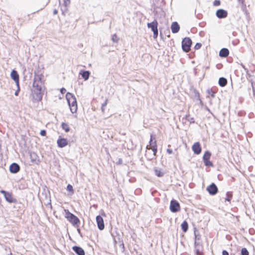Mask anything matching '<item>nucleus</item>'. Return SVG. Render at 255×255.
<instances>
[{
    "mask_svg": "<svg viewBox=\"0 0 255 255\" xmlns=\"http://www.w3.org/2000/svg\"><path fill=\"white\" fill-rule=\"evenodd\" d=\"M66 98L72 113H76L77 111V100L75 96L70 92L67 93Z\"/></svg>",
    "mask_w": 255,
    "mask_h": 255,
    "instance_id": "nucleus-1",
    "label": "nucleus"
},
{
    "mask_svg": "<svg viewBox=\"0 0 255 255\" xmlns=\"http://www.w3.org/2000/svg\"><path fill=\"white\" fill-rule=\"evenodd\" d=\"M65 218L74 227H78L80 223L79 219L76 216L70 213L68 210H65Z\"/></svg>",
    "mask_w": 255,
    "mask_h": 255,
    "instance_id": "nucleus-2",
    "label": "nucleus"
},
{
    "mask_svg": "<svg viewBox=\"0 0 255 255\" xmlns=\"http://www.w3.org/2000/svg\"><path fill=\"white\" fill-rule=\"evenodd\" d=\"M34 89L32 91L33 98L35 101H40L42 99L43 95V90L42 87H33Z\"/></svg>",
    "mask_w": 255,
    "mask_h": 255,
    "instance_id": "nucleus-3",
    "label": "nucleus"
},
{
    "mask_svg": "<svg viewBox=\"0 0 255 255\" xmlns=\"http://www.w3.org/2000/svg\"><path fill=\"white\" fill-rule=\"evenodd\" d=\"M192 42L190 37H186L182 41V49L185 52H188L190 50Z\"/></svg>",
    "mask_w": 255,
    "mask_h": 255,
    "instance_id": "nucleus-4",
    "label": "nucleus"
},
{
    "mask_svg": "<svg viewBox=\"0 0 255 255\" xmlns=\"http://www.w3.org/2000/svg\"><path fill=\"white\" fill-rule=\"evenodd\" d=\"M147 27L151 28L152 31L153 33V38L156 39L158 36V22L156 20H154L153 21L150 23H148L147 24Z\"/></svg>",
    "mask_w": 255,
    "mask_h": 255,
    "instance_id": "nucleus-5",
    "label": "nucleus"
},
{
    "mask_svg": "<svg viewBox=\"0 0 255 255\" xmlns=\"http://www.w3.org/2000/svg\"><path fill=\"white\" fill-rule=\"evenodd\" d=\"M211 156V153L209 150H207L205 152L203 156V160L204 164L207 167H213V164L210 160V157Z\"/></svg>",
    "mask_w": 255,
    "mask_h": 255,
    "instance_id": "nucleus-6",
    "label": "nucleus"
},
{
    "mask_svg": "<svg viewBox=\"0 0 255 255\" xmlns=\"http://www.w3.org/2000/svg\"><path fill=\"white\" fill-rule=\"evenodd\" d=\"M0 192L3 194L5 200L7 202L10 203H16L17 202L16 199L13 197L11 193L3 190H0Z\"/></svg>",
    "mask_w": 255,
    "mask_h": 255,
    "instance_id": "nucleus-7",
    "label": "nucleus"
},
{
    "mask_svg": "<svg viewBox=\"0 0 255 255\" xmlns=\"http://www.w3.org/2000/svg\"><path fill=\"white\" fill-rule=\"evenodd\" d=\"M169 209L171 212L176 213L180 210V204L176 200L172 199L170 201Z\"/></svg>",
    "mask_w": 255,
    "mask_h": 255,
    "instance_id": "nucleus-8",
    "label": "nucleus"
},
{
    "mask_svg": "<svg viewBox=\"0 0 255 255\" xmlns=\"http://www.w3.org/2000/svg\"><path fill=\"white\" fill-rule=\"evenodd\" d=\"M42 75L34 74V77L33 82V87H42L43 84V82L42 81Z\"/></svg>",
    "mask_w": 255,
    "mask_h": 255,
    "instance_id": "nucleus-9",
    "label": "nucleus"
},
{
    "mask_svg": "<svg viewBox=\"0 0 255 255\" xmlns=\"http://www.w3.org/2000/svg\"><path fill=\"white\" fill-rule=\"evenodd\" d=\"M59 4L61 5V10L62 14L65 15L67 10V6L70 3V0H59Z\"/></svg>",
    "mask_w": 255,
    "mask_h": 255,
    "instance_id": "nucleus-10",
    "label": "nucleus"
},
{
    "mask_svg": "<svg viewBox=\"0 0 255 255\" xmlns=\"http://www.w3.org/2000/svg\"><path fill=\"white\" fill-rule=\"evenodd\" d=\"M207 190L211 195H216L218 191V189L214 183H211L207 187Z\"/></svg>",
    "mask_w": 255,
    "mask_h": 255,
    "instance_id": "nucleus-11",
    "label": "nucleus"
},
{
    "mask_svg": "<svg viewBox=\"0 0 255 255\" xmlns=\"http://www.w3.org/2000/svg\"><path fill=\"white\" fill-rule=\"evenodd\" d=\"M216 15L218 18H225L228 16V12L224 9L220 8L216 11Z\"/></svg>",
    "mask_w": 255,
    "mask_h": 255,
    "instance_id": "nucleus-12",
    "label": "nucleus"
},
{
    "mask_svg": "<svg viewBox=\"0 0 255 255\" xmlns=\"http://www.w3.org/2000/svg\"><path fill=\"white\" fill-rule=\"evenodd\" d=\"M98 228L100 230H103L105 228V224L103 218L100 215H98L96 218Z\"/></svg>",
    "mask_w": 255,
    "mask_h": 255,
    "instance_id": "nucleus-13",
    "label": "nucleus"
},
{
    "mask_svg": "<svg viewBox=\"0 0 255 255\" xmlns=\"http://www.w3.org/2000/svg\"><path fill=\"white\" fill-rule=\"evenodd\" d=\"M20 169V166L15 162L11 163L9 167V171L11 173H16L19 171Z\"/></svg>",
    "mask_w": 255,
    "mask_h": 255,
    "instance_id": "nucleus-14",
    "label": "nucleus"
},
{
    "mask_svg": "<svg viewBox=\"0 0 255 255\" xmlns=\"http://www.w3.org/2000/svg\"><path fill=\"white\" fill-rule=\"evenodd\" d=\"M193 151L195 154H199L202 151V148L199 142H196L192 146Z\"/></svg>",
    "mask_w": 255,
    "mask_h": 255,
    "instance_id": "nucleus-15",
    "label": "nucleus"
},
{
    "mask_svg": "<svg viewBox=\"0 0 255 255\" xmlns=\"http://www.w3.org/2000/svg\"><path fill=\"white\" fill-rule=\"evenodd\" d=\"M194 246L195 248L196 255H203L202 252V246L199 242H195Z\"/></svg>",
    "mask_w": 255,
    "mask_h": 255,
    "instance_id": "nucleus-16",
    "label": "nucleus"
},
{
    "mask_svg": "<svg viewBox=\"0 0 255 255\" xmlns=\"http://www.w3.org/2000/svg\"><path fill=\"white\" fill-rule=\"evenodd\" d=\"M57 143L59 147L63 148L68 145V140L66 138L59 137L57 140Z\"/></svg>",
    "mask_w": 255,
    "mask_h": 255,
    "instance_id": "nucleus-17",
    "label": "nucleus"
},
{
    "mask_svg": "<svg viewBox=\"0 0 255 255\" xmlns=\"http://www.w3.org/2000/svg\"><path fill=\"white\" fill-rule=\"evenodd\" d=\"M11 78L15 82L17 86L19 84V75L15 70H12L10 73Z\"/></svg>",
    "mask_w": 255,
    "mask_h": 255,
    "instance_id": "nucleus-18",
    "label": "nucleus"
},
{
    "mask_svg": "<svg viewBox=\"0 0 255 255\" xmlns=\"http://www.w3.org/2000/svg\"><path fill=\"white\" fill-rule=\"evenodd\" d=\"M149 144H150V145L151 146V149L153 152V154L154 155H156V154L157 152L156 141V140H155L154 141H152V135H150Z\"/></svg>",
    "mask_w": 255,
    "mask_h": 255,
    "instance_id": "nucleus-19",
    "label": "nucleus"
},
{
    "mask_svg": "<svg viewBox=\"0 0 255 255\" xmlns=\"http://www.w3.org/2000/svg\"><path fill=\"white\" fill-rule=\"evenodd\" d=\"M72 250L77 255H85L84 250L80 246H74L72 247Z\"/></svg>",
    "mask_w": 255,
    "mask_h": 255,
    "instance_id": "nucleus-20",
    "label": "nucleus"
},
{
    "mask_svg": "<svg viewBox=\"0 0 255 255\" xmlns=\"http://www.w3.org/2000/svg\"><path fill=\"white\" fill-rule=\"evenodd\" d=\"M90 72L88 70H81L79 72V75H80L82 78L85 80L87 81L89 78L90 75Z\"/></svg>",
    "mask_w": 255,
    "mask_h": 255,
    "instance_id": "nucleus-21",
    "label": "nucleus"
},
{
    "mask_svg": "<svg viewBox=\"0 0 255 255\" xmlns=\"http://www.w3.org/2000/svg\"><path fill=\"white\" fill-rule=\"evenodd\" d=\"M171 30L173 33H177L180 30V26L177 22H173L171 25Z\"/></svg>",
    "mask_w": 255,
    "mask_h": 255,
    "instance_id": "nucleus-22",
    "label": "nucleus"
},
{
    "mask_svg": "<svg viewBox=\"0 0 255 255\" xmlns=\"http://www.w3.org/2000/svg\"><path fill=\"white\" fill-rule=\"evenodd\" d=\"M229 51L228 49L226 48H223L220 50L219 55L221 57L226 58L229 55Z\"/></svg>",
    "mask_w": 255,
    "mask_h": 255,
    "instance_id": "nucleus-23",
    "label": "nucleus"
},
{
    "mask_svg": "<svg viewBox=\"0 0 255 255\" xmlns=\"http://www.w3.org/2000/svg\"><path fill=\"white\" fill-rule=\"evenodd\" d=\"M219 85L222 87H225L227 84V80L224 77H220L218 81Z\"/></svg>",
    "mask_w": 255,
    "mask_h": 255,
    "instance_id": "nucleus-24",
    "label": "nucleus"
},
{
    "mask_svg": "<svg viewBox=\"0 0 255 255\" xmlns=\"http://www.w3.org/2000/svg\"><path fill=\"white\" fill-rule=\"evenodd\" d=\"M181 227L182 231L184 233L187 232L188 230V224L186 221H184L181 225Z\"/></svg>",
    "mask_w": 255,
    "mask_h": 255,
    "instance_id": "nucleus-25",
    "label": "nucleus"
},
{
    "mask_svg": "<svg viewBox=\"0 0 255 255\" xmlns=\"http://www.w3.org/2000/svg\"><path fill=\"white\" fill-rule=\"evenodd\" d=\"M154 171L155 174L157 177H162L164 175V173L163 172H162L161 171V170H160V169H155L154 170Z\"/></svg>",
    "mask_w": 255,
    "mask_h": 255,
    "instance_id": "nucleus-26",
    "label": "nucleus"
},
{
    "mask_svg": "<svg viewBox=\"0 0 255 255\" xmlns=\"http://www.w3.org/2000/svg\"><path fill=\"white\" fill-rule=\"evenodd\" d=\"M61 127L66 132H68L70 131V128L69 125L66 123H62L61 124Z\"/></svg>",
    "mask_w": 255,
    "mask_h": 255,
    "instance_id": "nucleus-27",
    "label": "nucleus"
},
{
    "mask_svg": "<svg viewBox=\"0 0 255 255\" xmlns=\"http://www.w3.org/2000/svg\"><path fill=\"white\" fill-rule=\"evenodd\" d=\"M233 197V194L231 192H227L226 193V198H225V201H228L230 202Z\"/></svg>",
    "mask_w": 255,
    "mask_h": 255,
    "instance_id": "nucleus-28",
    "label": "nucleus"
},
{
    "mask_svg": "<svg viewBox=\"0 0 255 255\" xmlns=\"http://www.w3.org/2000/svg\"><path fill=\"white\" fill-rule=\"evenodd\" d=\"M194 97L195 98L197 99V100L200 101V103H202V101L200 98V94L198 92V91L196 89L194 90Z\"/></svg>",
    "mask_w": 255,
    "mask_h": 255,
    "instance_id": "nucleus-29",
    "label": "nucleus"
},
{
    "mask_svg": "<svg viewBox=\"0 0 255 255\" xmlns=\"http://www.w3.org/2000/svg\"><path fill=\"white\" fill-rule=\"evenodd\" d=\"M31 160L32 162L36 161L37 158V155L34 152L30 153V154Z\"/></svg>",
    "mask_w": 255,
    "mask_h": 255,
    "instance_id": "nucleus-30",
    "label": "nucleus"
},
{
    "mask_svg": "<svg viewBox=\"0 0 255 255\" xmlns=\"http://www.w3.org/2000/svg\"><path fill=\"white\" fill-rule=\"evenodd\" d=\"M112 40L114 43H118L119 40V38L116 34H114L112 35Z\"/></svg>",
    "mask_w": 255,
    "mask_h": 255,
    "instance_id": "nucleus-31",
    "label": "nucleus"
},
{
    "mask_svg": "<svg viewBox=\"0 0 255 255\" xmlns=\"http://www.w3.org/2000/svg\"><path fill=\"white\" fill-rule=\"evenodd\" d=\"M241 255H249V252L246 248H243L241 250Z\"/></svg>",
    "mask_w": 255,
    "mask_h": 255,
    "instance_id": "nucleus-32",
    "label": "nucleus"
},
{
    "mask_svg": "<svg viewBox=\"0 0 255 255\" xmlns=\"http://www.w3.org/2000/svg\"><path fill=\"white\" fill-rule=\"evenodd\" d=\"M66 189L68 191L71 193L72 194L74 193V190L73 186L71 184H68L66 187Z\"/></svg>",
    "mask_w": 255,
    "mask_h": 255,
    "instance_id": "nucleus-33",
    "label": "nucleus"
},
{
    "mask_svg": "<svg viewBox=\"0 0 255 255\" xmlns=\"http://www.w3.org/2000/svg\"><path fill=\"white\" fill-rule=\"evenodd\" d=\"M194 235H195V242H198V241L200 240L201 235L199 233H198L196 231H195Z\"/></svg>",
    "mask_w": 255,
    "mask_h": 255,
    "instance_id": "nucleus-34",
    "label": "nucleus"
},
{
    "mask_svg": "<svg viewBox=\"0 0 255 255\" xmlns=\"http://www.w3.org/2000/svg\"><path fill=\"white\" fill-rule=\"evenodd\" d=\"M207 93L209 95H210L212 98H214L215 97V92L213 90L208 89L207 90Z\"/></svg>",
    "mask_w": 255,
    "mask_h": 255,
    "instance_id": "nucleus-35",
    "label": "nucleus"
},
{
    "mask_svg": "<svg viewBox=\"0 0 255 255\" xmlns=\"http://www.w3.org/2000/svg\"><path fill=\"white\" fill-rule=\"evenodd\" d=\"M107 102H108V100H106L105 101V102L102 104L101 110L103 113H104V112H105L104 108L105 106H106V105L107 104Z\"/></svg>",
    "mask_w": 255,
    "mask_h": 255,
    "instance_id": "nucleus-36",
    "label": "nucleus"
},
{
    "mask_svg": "<svg viewBox=\"0 0 255 255\" xmlns=\"http://www.w3.org/2000/svg\"><path fill=\"white\" fill-rule=\"evenodd\" d=\"M202 46V44L201 43H196L194 46V49L196 50L199 49Z\"/></svg>",
    "mask_w": 255,
    "mask_h": 255,
    "instance_id": "nucleus-37",
    "label": "nucleus"
},
{
    "mask_svg": "<svg viewBox=\"0 0 255 255\" xmlns=\"http://www.w3.org/2000/svg\"><path fill=\"white\" fill-rule=\"evenodd\" d=\"M221 4V1L220 0H215L213 2L214 6H219Z\"/></svg>",
    "mask_w": 255,
    "mask_h": 255,
    "instance_id": "nucleus-38",
    "label": "nucleus"
},
{
    "mask_svg": "<svg viewBox=\"0 0 255 255\" xmlns=\"http://www.w3.org/2000/svg\"><path fill=\"white\" fill-rule=\"evenodd\" d=\"M40 134L42 136H45L46 135V131L45 129L41 130Z\"/></svg>",
    "mask_w": 255,
    "mask_h": 255,
    "instance_id": "nucleus-39",
    "label": "nucleus"
},
{
    "mask_svg": "<svg viewBox=\"0 0 255 255\" xmlns=\"http://www.w3.org/2000/svg\"><path fill=\"white\" fill-rule=\"evenodd\" d=\"M187 120L189 122L190 124H193L195 123L194 119L192 117H190L189 119H187Z\"/></svg>",
    "mask_w": 255,
    "mask_h": 255,
    "instance_id": "nucleus-40",
    "label": "nucleus"
},
{
    "mask_svg": "<svg viewBox=\"0 0 255 255\" xmlns=\"http://www.w3.org/2000/svg\"><path fill=\"white\" fill-rule=\"evenodd\" d=\"M17 86V90H16V91L14 93V95L16 96H17L19 94V91H20V88H19V86Z\"/></svg>",
    "mask_w": 255,
    "mask_h": 255,
    "instance_id": "nucleus-41",
    "label": "nucleus"
},
{
    "mask_svg": "<svg viewBox=\"0 0 255 255\" xmlns=\"http://www.w3.org/2000/svg\"><path fill=\"white\" fill-rule=\"evenodd\" d=\"M123 163V160L122 158H120L118 159V161L117 162L116 164L118 165H121Z\"/></svg>",
    "mask_w": 255,
    "mask_h": 255,
    "instance_id": "nucleus-42",
    "label": "nucleus"
},
{
    "mask_svg": "<svg viewBox=\"0 0 255 255\" xmlns=\"http://www.w3.org/2000/svg\"><path fill=\"white\" fill-rule=\"evenodd\" d=\"M66 90L64 88H62L60 89V92L61 94H63L66 92Z\"/></svg>",
    "mask_w": 255,
    "mask_h": 255,
    "instance_id": "nucleus-43",
    "label": "nucleus"
},
{
    "mask_svg": "<svg viewBox=\"0 0 255 255\" xmlns=\"http://www.w3.org/2000/svg\"><path fill=\"white\" fill-rule=\"evenodd\" d=\"M222 255H229V253L226 250L222 251Z\"/></svg>",
    "mask_w": 255,
    "mask_h": 255,
    "instance_id": "nucleus-44",
    "label": "nucleus"
},
{
    "mask_svg": "<svg viewBox=\"0 0 255 255\" xmlns=\"http://www.w3.org/2000/svg\"><path fill=\"white\" fill-rule=\"evenodd\" d=\"M241 66L243 67V68H244L245 71H246L247 72H248V69L245 67V66L244 64H241Z\"/></svg>",
    "mask_w": 255,
    "mask_h": 255,
    "instance_id": "nucleus-45",
    "label": "nucleus"
},
{
    "mask_svg": "<svg viewBox=\"0 0 255 255\" xmlns=\"http://www.w3.org/2000/svg\"><path fill=\"white\" fill-rule=\"evenodd\" d=\"M167 152L169 154H171L173 152L172 150L170 148H168L166 150Z\"/></svg>",
    "mask_w": 255,
    "mask_h": 255,
    "instance_id": "nucleus-46",
    "label": "nucleus"
},
{
    "mask_svg": "<svg viewBox=\"0 0 255 255\" xmlns=\"http://www.w3.org/2000/svg\"><path fill=\"white\" fill-rule=\"evenodd\" d=\"M120 247H122V249H123L122 252H124V251H125V246H124V244L123 242H122V244L120 245Z\"/></svg>",
    "mask_w": 255,
    "mask_h": 255,
    "instance_id": "nucleus-47",
    "label": "nucleus"
},
{
    "mask_svg": "<svg viewBox=\"0 0 255 255\" xmlns=\"http://www.w3.org/2000/svg\"><path fill=\"white\" fill-rule=\"evenodd\" d=\"M77 232L79 233V234L80 235L81 237H82V234L81 232V230L79 228H77Z\"/></svg>",
    "mask_w": 255,
    "mask_h": 255,
    "instance_id": "nucleus-48",
    "label": "nucleus"
},
{
    "mask_svg": "<svg viewBox=\"0 0 255 255\" xmlns=\"http://www.w3.org/2000/svg\"><path fill=\"white\" fill-rule=\"evenodd\" d=\"M58 13V10L56 9H54L53 10V14H56Z\"/></svg>",
    "mask_w": 255,
    "mask_h": 255,
    "instance_id": "nucleus-49",
    "label": "nucleus"
},
{
    "mask_svg": "<svg viewBox=\"0 0 255 255\" xmlns=\"http://www.w3.org/2000/svg\"><path fill=\"white\" fill-rule=\"evenodd\" d=\"M190 118L189 115H186L185 117V119L187 120V119H189Z\"/></svg>",
    "mask_w": 255,
    "mask_h": 255,
    "instance_id": "nucleus-50",
    "label": "nucleus"
},
{
    "mask_svg": "<svg viewBox=\"0 0 255 255\" xmlns=\"http://www.w3.org/2000/svg\"><path fill=\"white\" fill-rule=\"evenodd\" d=\"M239 2H241V3H243L244 2V0H238Z\"/></svg>",
    "mask_w": 255,
    "mask_h": 255,
    "instance_id": "nucleus-51",
    "label": "nucleus"
},
{
    "mask_svg": "<svg viewBox=\"0 0 255 255\" xmlns=\"http://www.w3.org/2000/svg\"><path fill=\"white\" fill-rule=\"evenodd\" d=\"M102 215L103 216H105L106 217V214L103 212V213L102 214Z\"/></svg>",
    "mask_w": 255,
    "mask_h": 255,
    "instance_id": "nucleus-52",
    "label": "nucleus"
}]
</instances>
